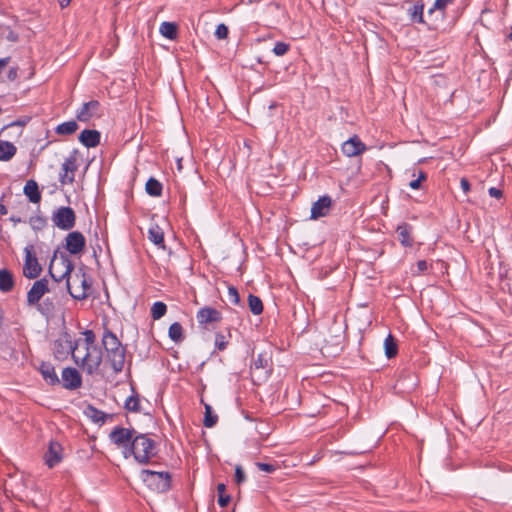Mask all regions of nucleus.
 <instances>
[{"mask_svg":"<svg viewBox=\"0 0 512 512\" xmlns=\"http://www.w3.org/2000/svg\"><path fill=\"white\" fill-rule=\"evenodd\" d=\"M83 335L84 338L75 340L73 361L82 371L93 375L101 365L102 352L96 344L93 331L86 330Z\"/></svg>","mask_w":512,"mask_h":512,"instance_id":"1","label":"nucleus"},{"mask_svg":"<svg viewBox=\"0 0 512 512\" xmlns=\"http://www.w3.org/2000/svg\"><path fill=\"white\" fill-rule=\"evenodd\" d=\"M103 346L113 370L119 373L123 370L125 363V349L118 338L110 331H105L102 337Z\"/></svg>","mask_w":512,"mask_h":512,"instance_id":"2","label":"nucleus"},{"mask_svg":"<svg viewBox=\"0 0 512 512\" xmlns=\"http://www.w3.org/2000/svg\"><path fill=\"white\" fill-rule=\"evenodd\" d=\"M128 452L134 456L137 462L140 464H146L156 454L155 442L147 435L136 434L131 442Z\"/></svg>","mask_w":512,"mask_h":512,"instance_id":"3","label":"nucleus"},{"mask_svg":"<svg viewBox=\"0 0 512 512\" xmlns=\"http://www.w3.org/2000/svg\"><path fill=\"white\" fill-rule=\"evenodd\" d=\"M143 483L153 492L164 493L169 490L171 476L168 472L143 470L140 474Z\"/></svg>","mask_w":512,"mask_h":512,"instance_id":"4","label":"nucleus"},{"mask_svg":"<svg viewBox=\"0 0 512 512\" xmlns=\"http://www.w3.org/2000/svg\"><path fill=\"white\" fill-rule=\"evenodd\" d=\"M66 287L69 294L77 300L86 298L90 289L86 274L82 271H78L71 275V277H68Z\"/></svg>","mask_w":512,"mask_h":512,"instance_id":"5","label":"nucleus"},{"mask_svg":"<svg viewBox=\"0 0 512 512\" xmlns=\"http://www.w3.org/2000/svg\"><path fill=\"white\" fill-rule=\"evenodd\" d=\"M73 269V262L66 256H61L60 258L54 257L49 266V274L55 282H60L71 277Z\"/></svg>","mask_w":512,"mask_h":512,"instance_id":"6","label":"nucleus"},{"mask_svg":"<svg viewBox=\"0 0 512 512\" xmlns=\"http://www.w3.org/2000/svg\"><path fill=\"white\" fill-rule=\"evenodd\" d=\"M75 341L69 333L63 332L53 343V355L57 360H65L71 354L73 357Z\"/></svg>","mask_w":512,"mask_h":512,"instance_id":"7","label":"nucleus"},{"mask_svg":"<svg viewBox=\"0 0 512 512\" xmlns=\"http://www.w3.org/2000/svg\"><path fill=\"white\" fill-rule=\"evenodd\" d=\"M136 436V431L129 430L123 427H115L109 437L110 440L119 448L125 449V457H127V452L131 446V442L133 438Z\"/></svg>","mask_w":512,"mask_h":512,"instance_id":"8","label":"nucleus"},{"mask_svg":"<svg viewBox=\"0 0 512 512\" xmlns=\"http://www.w3.org/2000/svg\"><path fill=\"white\" fill-rule=\"evenodd\" d=\"M24 252L25 262L23 266V274L29 279H35L40 275L42 268L34 252V247L32 245L27 246L25 247Z\"/></svg>","mask_w":512,"mask_h":512,"instance_id":"9","label":"nucleus"},{"mask_svg":"<svg viewBox=\"0 0 512 512\" xmlns=\"http://www.w3.org/2000/svg\"><path fill=\"white\" fill-rule=\"evenodd\" d=\"M76 216L72 208L60 207L52 216L54 225L62 230H70L75 225Z\"/></svg>","mask_w":512,"mask_h":512,"instance_id":"10","label":"nucleus"},{"mask_svg":"<svg viewBox=\"0 0 512 512\" xmlns=\"http://www.w3.org/2000/svg\"><path fill=\"white\" fill-rule=\"evenodd\" d=\"M47 292H49L48 280L46 278L36 280L27 293L28 306H35L38 304V302Z\"/></svg>","mask_w":512,"mask_h":512,"instance_id":"11","label":"nucleus"},{"mask_svg":"<svg viewBox=\"0 0 512 512\" xmlns=\"http://www.w3.org/2000/svg\"><path fill=\"white\" fill-rule=\"evenodd\" d=\"M77 156L76 153L71 154L62 164V172L60 173L59 180L62 184H70L74 181V173L77 170Z\"/></svg>","mask_w":512,"mask_h":512,"instance_id":"12","label":"nucleus"},{"mask_svg":"<svg viewBox=\"0 0 512 512\" xmlns=\"http://www.w3.org/2000/svg\"><path fill=\"white\" fill-rule=\"evenodd\" d=\"M65 247L73 255L81 253L86 244L85 237L81 232H70L65 238Z\"/></svg>","mask_w":512,"mask_h":512,"instance_id":"13","label":"nucleus"},{"mask_svg":"<svg viewBox=\"0 0 512 512\" xmlns=\"http://www.w3.org/2000/svg\"><path fill=\"white\" fill-rule=\"evenodd\" d=\"M366 149V145L356 135L345 141L341 148L343 154L347 157L358 156L362 154Z\"/></svg>","mask_w":512,"mask_h":512,"instance_id":"14","label":"nucleus"},{"mask_svg":"<svg viewBox=\"0 0 512 512\" xmlns=\"http://www.w3.org/2000/svg\"><path fill=\"white\" fill-rule=\"evenodd\" d=\"M45 463L49 468H53L63 459L62 445L56 441H50L48 450L44 456Z\"/></svg>","mask_w":512,"mask_h":512,"instance_id":"15","label":"nucleus"},{"mask_svg":"<svg viewBox=\"0 0 512 512\" xmlns=\"http://www.w3.org/2000/svg\"><path fill=\"white\" fill-rule=\"evenodd\" d=\"M100 103L91 100L84 103L76 113V118L81 122H88L95 116H99Z\"/></svg>","mask_w":512,"mask_h":512,"instance_id":"16","label":"nucleus"},{"mask_svg":"<svg viewBox=\"0 0 512 512\" xmlns=\"http://www.w3.org/2000/svg\"><path fill=\"white\" fill-rule=\"evenodd\" d=\"M63 386L66 389L74 390L81 386L82 379L80 373L75 368H65L62 371Z\"/></svg>","mask_w":512,"mask_h":512,"instance_id":"17","label":"nucleus"},{"mask_svg":"<svg viewBox=\"0 0 512 512\" xmlns=\"http://www.w3.org/2000/svg\"><path fill=\"white\" fill-rule=\"evenodd\" d=\"M196 318L200 325H207L219 322L222 319V316L215 308L203 307L197 312Z\"/></svg>","mask_w":512,"mask_h":512,"instance_id":"18","label":"nucleus"},{"mask_svg":"<svg viewBox=\"0 0 512 512\" xmlns=\"http://www.w3.org/2000/svg\"><path fill=\"white\" fill-rule=\"evenodd\" d=\"M331 198L329 196H323L313 203L311 208V218L318 219L328 214L331 207Z\"/></svg>","mask_w":512,"mask_h":512,"instance_id":"19","label":"nucleus"},{"mask_svg":"<svg viewBox=\"0 0 512 512\" xmlns=\"http://www.w3.org/2000/svg\"><path fill=\"white\" fill-rule=\"evenodd\" d=\"M79 141L86 147H96L100 142V133L97 130H83L79 135Z\"/></svg>","mask_w":512,"mask_h":512,"instance_id":"20","label":"nucleus"},{"mask_svg":"<svg viewBox=\"0 0 512 512\" xmlns=\"http://www.w3.org/2000/svg\"><path fill=\"white\" fill-rule=\"evenodd\" d=\"M39 371H40L42 377L44 378V380L48 384L55 385V384L59 383V378H58V376L55 372V368L52 364L43 362L39 367Z\"/></svg>","mask_w":512,"mask_h":512,"instance_id":"21","label":"nucleus"},{"mask_svg":"<svg viewBox=\"0 0 512 512\" xmlns=\"http://www.w3.org/2000/svg\"><path fill=\"white\" fill-rule=\"evenodd\" d=\"M24 194L32 203H39L41 200V193L38 184L34 180H29L24 186Z\"/></svg>","mask_w":512,"mask_h":512,"instance_id":"22","label":"nucleus"},{"mask_svg":"<svg viewBox=\"0 0 512 512\" xmlns=\"http://www.w3.org/2000/svg\"><path fill=\"white\" fill-rule=\"evenodd\" d=\"M454 0H435L433 6L428 10V16L435 15L436 19H443L446 7Z\"/></svg>","mask_w":512,"mask_h":512,"instance_id":"23","label":"nucleus"},{"mask_svg":"<svg viewBox=\"0 0 512 512\" xmlns=\"http://www.w3.org/2000/svg\"><path fill=\"white\" fill-rule=\"evenodd\" d=\"M411 232H412L411 226H409L406 223L399 225L396 229L398 239H399L400 243L405 247L412 245Z\"/></svg>","mask_w":512,"mask_h":512,"instance_id":"24","label":"nucleus"},{"mask_svg":"<svg viewBox=\"0 0 512 512\" xmlns=\"http://www.w3.org/2000/svg\"><path fill=\"white\" fill-rule=\"evenodd\" d=\"M16 146L9 142L0 140V161H9L16 154Z\"/></svg>","mask_w":512,"mask_h":512,"instance_id":"25","label":"nucleus"},{"mask_svg":"<svg viewBox=\"0 0 512 512\" xmlns=\"http://www.w3.org/2000/svg\"><path fill=\"white\" fill-rule=\"evenodd\" d=\"M148 238L151 242L160 248H165L164 233L158 225H153L148 230Z\"/></svg>","mask_w":512,"mask_h":512,"instance_id":"26","label":"nucleus"},{"mask_svg":"<svg viewBox=\"0 0 512 512\" xmlns=\"http://www.w3.org/2000/svg\"><path fill=\"white\" fill-rule=\"evenodd\" d=\"M14 286V280L12 274L6 270H0V290L3 292H9Z\"/></svg>","mask_w":512,"mask_h":512,"instance_id":"27","label":"nucleus"},{"mask_svg":"<svg viewBox=\"0 0 512 512\" xmlns=\"http://www.w3.org/2000/svg\"><path fill=\"white\" fill-rule=\"evenodd\" d=\"M385 355L391 359L397 355L398 347L395 338L389 334L384 340Z\"/></svg>","mask_w":512,"mask_h":512,"instance_id":"28","label":"nucleus"},{"mask_svg":"<svg viewBox=\"0 0 512 512\" xmlns=\"http://www.w3.org/2000/svg\"><path fill=\"white\" fill-rule=\"evenodd\" d=\"M162 36L173 40L177 37V25L172 22H163L159 29Z\"/></svg>","mask_w":512,"mask_h":512,"instance_id":"29","label":"nucleus"},{"mask_svg":"<svg viewBox=\"0 0 512 512\" xmlns=\"http://www.w3.org/2000/svg\"><path fill=\"white\" fill-rule=\"evenodd\" d=\"M78 129V124L76 121L71 120L64 122L62 124H59L55 131L58 135H71L75 133Z\"/></svg>","mask_w":512,"mask_h":512,"instance_id":"30","label":"nucleus"},{"mask_svg":"<svg viewBox=\"0 0 512 512\" xmlns=\"http://www.w3.org/2000/svg\"><path fill=\"white\" fill-rule=\"evenodd\" d=\"M145 189L146 192L153 197H159L162 194V184L153 177L148 179Z\"/></svg>","mask_w":512,"mask_h":512,"instance_id":"31","label":"nucleus"},{"mask_svg":"<svg viewBox=\"0 0 512 512\" xmlns=\"http://www.w3.org/2000/svg\"><path fill=\"white\" fill-rule=\"evenodd\" d=\"M248 306H249L250 311L254 315H259L263 311L262 301L259 297L255 296V295L250 294L248 296Z\"/></svg>","mask_w":512,"mask_h":512,"instance_id":"32","label":"nucleus"},{"mask_svg":"<svg viewBox=\"0 0 512 512\" xmlns=\"http://www.w3.org/2000/svg\"><path fill=\"white\" fill-rule=\"evenodd\" d=\"M169 337L174 342H179L183 339V329L180 323L175 322L169 327Z\"/></svg>","mask_w":512,"mask_h":512,"instance_id":"33","label":"nucleus"},{"mask_svg":"<svg viewBox=\"0 0 512 512\" xmlns=\"http://www.w3.org/2000/svg\"><path fill=\"white\" fill-rule=\"evenodd\" d=\"M166 311L167 306L165 303L161 301L155 302L151 307V317L154 320H158L165 315Z\"/></svg>","mask_w":512,"mask_h":512,"instance_id":"34","label":"nucleus"},{"mask_svg":"<svg viewBox=\"0 0 512 512\" xmlns=\"http://www.w3.org/2000/svg\"><path fill=\"white\" fill-rule=\"evenodd\" d=\"M218 417L216 414H213L212 407L208 404H205V415H204V426L207 428L213 427L217 423Z\"/></svg>","mask_w":512,"mask_h":512,"instance_id":"35","label":"nucleus"},{"mask_svg":"<svg viewBox=\"0 0 512 512\" xmlns=\"http://www.w3.org/2000/svg\"><path fill=\"white\" fill-rule=\"evenodd\" d=\"M85 414L87 415V417H89L96 423L104 422V419H105L104 412H102L92 406L87 407V409L85 410Z\"/></svg>","mask_w":512,"mask_h":512,"instance_id":"36","label":"nucleus"},{"mask_svg":"<svg viewBox=\"0 0 512 512\" xmlns=\"http://www.w3.org/2000/svg\"><path fill=\"white\" fill-rule=\"evenodd\" d=\"M410 18L413 22L424 23L423 5H414L409 10Z\"/></svg>","mask_w":512,"mask_h":512,"instance_id":"37","label":"nucleus"},{"mask_svg":"<svg viewBox=\"0 0 512 512\" xmlns=\"http://www.w3.org/2000/svg\"><path fill=\"white\" fill-rule=\"evenodd\" d=\"M37 310L45 316L50 315L54 311L53 302L46 298L42 303L40 301L35 305Z\"/></svg>","mask_w":512,"mask_h":512,"instance_id":"38","label":"nucleus"},{"mask_svg":"<svg viewBox=\"0 0 512 512\" xmlns=\"http://www.w3.org/2000/svg\"><path fill=\"white\" fill-rule=\"evenodd\" d=\"M225 490H226V487H225V484L223 483H219L217 485V492H218V504L221 506V507H225L228 505V503L230 502V497L229 495H226L225 494Z\"/></svg>","mask_w":512,"mask_h":512,"instance_id":"39","label":"nucleus"},{"mask_svg":"<svg viewBox=\"0 0 512 512\" xmlns=\"http://www.w3.org/2000/svg\"><path fill=\"white\" fill-rule=\"evenodd\" d=\"M125 408L128 411L139 412L140 411V403L137 396H130L127 398L125 402Z\"/></svg>","mask_w":512,"mask_h":512,"instance_id":"40","label":"nucleus"},{"mask_svg":"<svg viewBox=\"0 0 512 512\" xmlns=\"http://www.w3.org/2000/svg\"><path fill=\"white\" fill-rule=\"evenodd\" d=\"M290 49V45L285 42H277L273 48V53L276 56H283L285 55Z\"/></svg>","mask_w":512,"mask_h":512,"instance_id":"41","label":"nucleus"},{"mask_svg":"<svg viewBox=\"0 0 512 512\" xmlns=\"http://www.w3.org/2000/svg\"><path fill=\"white\" fill-rule=\"evenodd\" d=\"M227 299L231 304L237 305L240 302V297L237 289L233 286L228 287Z\"/></svg>","mask_w":512,"mask_h":512,"instance_id":"42","label":"nucleus"},{"mask_svg":"<svg viewBox=\"0 0 512 512\" xmlns=\"http://www.w3.org/2000/svg\"><path fill=\"white\" fill-rule=\"evenodd\" d=\"M267 365H268V359L264 355L259 354L258 357L253 361L251 368L252 369H262V368H265Z\"/></svg>","mask_w":512,"mask_h":512,"instance_id":"43","label":"nucleus"},{"mask_svg":"<svg viewBox=\"0 0 512 512\" xmlns=\"http://www.w3.org/2000/svg\"><path fill=\"white\" fill-rule=\"evenodd\" d=\"M256 466L258 467L259 470L264 471L266 473H273L278 468V466L275 464L262 463V462L256 463Z\"/></svg>","mask_w":512,"mask_h":512,"instance_id":"44","label":"nucleus"},{"mask_svg":"<svg viewBox=\"0 0 512 512\" xmlns=\"http://www.w3.org/2000/svg\"><path fill=\"white\" fill-rule=\"evenodd\" d=\"M215 36L218 39H225L228 36V27L225 24H219L215 30Z\"/></svg>","mask_w":512,"mask_h":512,"instance_id":"45","label":"nucleus"},{"mask_svg":"<svg viewBox=\"0 0 512 512\" xmlns=\"http://www.w3.org/2000/svg\"><path fill=\"white\" fill-rule=\"evenodd\" d=\"M235 480L237 483H241L245 480V473L240 467H237L235 470Z\"/></svg>","mask_w":512,"mask_h":512,"instance_id":"46","label":"nucleus"},{"mask_svg":"<svg viewBox=\"0 0 512 512\" xmlns=\"http://www.w3.org/2000/svg\"><path fill=\"white\" fill-rule=\"evenodd\" d=\"M417 273H423L428 269V263L425 260H419L416 264Z\"/></svg>","mask_w":512,"mask_h":512,"instance_id":"47","label":"nucleus"},{"mask_svg":"<svg viewBox=\"0 0 512 512\" xmlns=\"http://www.w3.org/2000/svg\"><path fill=\"white\" fill-rule=\"evenodd\" d=\"M488 193L491 197H494V198H501L502 197V191L496 187H491L489 190H488Z\"/></svg>","mask_w":512,"mask_h":512,"instance_id":"48","label":"nucleus"},{"mask_svg":"<svg viewBox=\"0 0 512 512\" xmlns=\"http://www.w3.org/2000/svg\"><path fill=\"white\" fill-rule=\"evenodd\" d=\"M460 186L465 193H468L470 191V183L466 178H462L460 180Z\"/></svg>","mask_w":512,"mask_h":512,"instance_id":"49","label":"nucleus"},{"mask_svg":"<svg viewBox=\"0 0 512 512\" xmlns=\"http://www.w3.org/2000/svg\"><path fill=\"white\" fill-rule=\"evenodd\" d=\"M216 345L220 350H223L225 348V342L224 337L221 335H217L216 337Z\"/></svg>","mask_w":512,"mask_h":512,"instance_id":"50","label":"nucleus"},{"mask_svg":"<svg viewBox=\"0 0 512 512\" xmlns=\"http://www.w3.org/2000/svg\"><path fill=\"white\" fill-rule=\"evenodd\" d=\"M7 77L9 80L13 81L17 78V69L16 68H10L7 74Z\"/></svg>","mask_w":512,"mask_h":512,"instance_id":"51","label":"nucleus"},{"mask_svg":"<svg viewBox=\"0 0 512 512\" xmlns=\"http://www.w3.org/2000/svg\"><path fill=\"white\" fill-rule=\"evenodd\" d=\"M420 185H421L420 179L412 180V181L409 183L410 188H412V189H414V190L419 189V188H420Z\"/></svg>","mask_w":512,"mask_h":512,"instance_id":"52","label":"nucleus"},{"mask_svg":"<svg viewBox=\"0 0 512 512\" xmlns=\"http://www.w3.org/2000/svg\"><path fill=\"white\" fill-rule=\"evenodd\" d=\"M9 60V57L0 59V73L2 72V69L9 63Z\"/></svg>","mask_w":512,"mask_h":512,"instance_id":"53","label":"nucleus"},{"mask_svg":"<svg viewBox=\"0 0 512 512\" xmlns=\"http://www.w3.org/2000/svg\"><path fill=\"white\" fill-rule=\"evenodd\" d=\"M58 2H59V5L62 8H64V7H67L70 4L71 0H58Z\"/></svg>","mask_w":512,"mask_h":512,"instance_id":"54","label":"nucleus"},{"mask_svg":"<svg viewBox=\"0 0 512 512\" xmlns=\"http://www.w3.org/2000/svg\"><path fill=\"white\" fill-rule=\"evenodd\" d=\"M417 179H420V182L426 180V174L423 171H420Z\"/></svg>","mask_w":512,"mask_h":512,"instance_id":"55","label":"nucleus"},{"mask_svg":"<svg viewBox=\"0 0 512 512\" xmlns=\"http://www.w3.org/2000/svg\"><path fill=\"white\" fill-rule=\"evenodd\" d=\"M7 213V209L3 204H0V214L4 215Z\"/></svg>","mask_w":512,"mask_h":512,"instance_id":"56","label":"nucleus"},{"mask_svg":"<svg viewBox=\"0 0 512 512\" xmlns=\"http://www.w3.org/2000/svg\"><path fill=\"white\" fill-rule=\"evenodd\" d=\"M12 221H14V222H20V219H19V218H14V217H12Z\"/></svg>","mask_w":512,"mask_h":512,"instance_id":"57","label":"nucleus"},{"mask_svg":"<svg viewBox=\"0 0 512 512\" xmlns=\"http://www.w3.org/2000/svg\"><path fill=\"white\" fill-rule=\"evenodd\" d=\"M508 37H509L510 40H512V27H511V32H510Z\"/></svg>","mask_w":512,"mask_h":512,"instance_id":"58","label":"nucleus"},{"mask_svg":"<svg viewBox=\"0 0 512 512\" xmlns=\"http://www.w3.org/2000/svg\"><path fill=\"white\" fill-rule=\"evenodd\" d=\"M2 112V109L0 108V113Z\"/></svg>","mask_w":512,"mask_h":512,"instance_id":"59","label":"nucleus"}]
</instances>
